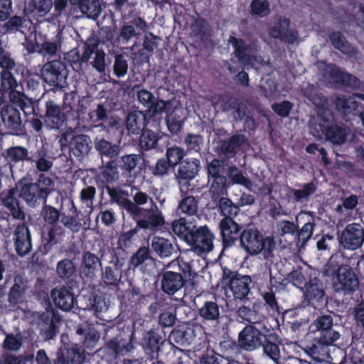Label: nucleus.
<instances>
[{
    "mask_svg": "<svg viewBox=\"0 0 364 364\" xmlns=\"http://www.w3.org/2000/svg\"><path fill=\"white\" fill-rule=\"evenodd\" d=\"M240 245L250 256L261 255L267 262H272L276 247L272 237L263 236L257 229H247L240 235Z\"/></svg>",
    "mask_w": 364,
    "mask_h": 364,
    "instance_id": "1",
    "label": "nucleus"
},
{
    "mask_svg": "<svg viewBox=\"0 0 364 364\" xmlns=\"http://www.w3.org/2000/svg\"><path fill=\"white\" fill-rule=\"evenodd\" d=\"M323 274L332 277L333 287L336 291L350 292L358 287V279L351 267L340 265L335 257L330 258L324 267Z\"/></svg>",
    "mask_w": 364,
    "mask_h": 364,
    "instance_id": "2",
    "label": "nucleus"
},
{
    "mask_svg": "<svg viewBox=\"0 0 364 364\" xmlns=\"http://www.w3.org/2000/svg\"><path fill=\"white\" fill-rule=\"evenodd\" d=\"M41 76L47 84L53 87H63L66 82L68 71L62 61L52 60L43 66Z\"/></svg>",
    "mask_w": 364,
    "mask_h": 364,
    "instance_id": "3",
    "label": "nucleus"
},
{
    "mask_svg": "<svg viewBox=\"0 0 364 364\" xmlns=\"http://www.w3.org/2000/svg\"><path fill=\"white\" fill-rule=\"evenodd\" d=\"M191 239V241L186 243L198 255L209 252L213 248L214 236L205 225L193 230Z\"/></svg>",
    "mask_w": 364,
    "mask_h": 364,
    "instance_id": "4",
    "label": "nucleus"
},
{
    "mask_svg": "<svg viewBox=\"0 0 364 364\" xmlns=\"http://www.w3.org/2000/svg\"><path fill=\"white\" fill-rule=\"evenodd\" d=\"M364 241L363 228L360 224L352 223L346 226L340 237V243L350 250L358 249Z\"/></svg>",
    "mask_w": 364,
    "mask_h": 364,
    "instance_id": "5",
    "label": "nucleus"
},
{
    "mask_svg": "<svg viewBox=\"0 0 364 364\" xmlns=\"http://www.w3.org/2000/svg\"><path fill=\"white\" fill-rule=\"evenodd\" d=\"M229 42L233 46L236 56L245 67L248 68L250 66L256 70L260 68L262 60L260 58L255 57L253 55L252 48L246 46L242 40L237 39L235 37H230Z\"/></svg>",
    "mask_w": 364,
    "mask_h": 364,
    "instance_id": "6",
    "label": "nucleus"
},
{
    "mask_svg": "<svg viewBox=\"0 0 364 364\" xmlns=\"http://www.w3.org/2000/svg\"><path fill=\"white\" fill-rule=\"evenodd\" d=\"M265 337L254 326H247L239 334V345L247 350H253L260 346Z\"/></svg>",
    "mask_w": 364,
    "mask_h": 364,
    "instance_id": "7",
    "label": "nucleus"
},
{
    "mask_svg": "<svg viewBox=\"0 0 364 364\" xmlns=\"http://www.w3.org/2000/svg\"><path fill=\"white\" fill-rule=\"evenodd\" d=\"M108 194L113 203H116L120 208L125 209L133 216H139L141 213V208H137L129 199V193L121 188H108Z\"/></svg>",
    "mask_w": 364,
    "mask_h": 364,
    "instance_id": "8",
    "label": "nucleus"
},
{
    "mask_svg": "<svg viewBox=\"0 0 364 364\" xmlns=\"http://www.w3.org/2000/svg\"><path fill=\"white\" fill-rule=\"evenodd\" d=\"M200 161L196 159H188L180 164L178 170V177L181 184V191L188 188V182L186 180L193 179L198 171Z\"/></svg>",
    "mask_w": 364,
    "mask_h": 364,
    "instance_id": "9",
    "label": "nucleus"
},
{
    "mask_svg": "<svg viewBox=\"0 0 364 364\" xmlns=\"http://www.w3.org/2000/svg\"><path fill=\"white\" fill-rule=\"evenodd\" d=\"M50 296L55 305L65 311L71 310L75 303L73 294L65 287L53 289Z\"/></svg>",
    "mask_w": 364,
    "mask_h": 364,
    "instance_id": "10",
    "label": "nucleus"
},
{
    "mask_svg": "<svg viewBox=\"0 0 364 364\" xmlns=\"http://www.w3.org/2000/svg\"><path fill=\"white\" fill-rule=\"evenodd\" d=\"M184 342L187 346H192L195 351L205 346L206 336L200 326H188L183 332Z\"/></svg>",
    "mask_w": 364,
    "mask_h": 364,
    "instance_id": "11",
    "label": "nucleus"
},
{
    "mask_svg": "<svg viewBox=\"0 0 364 364\" xmlns=\"http://www.w3.org/2000/svg\"><path fill=\"white\" fill-rule=\"evenodd\" d=\"M289 21L285 18H280L279 21L270 29L269 35L275 38L293 43L298 38L297 33L289 29Z\"/></svg>",
    "mask_w": 364,
    "mask_h": 364,
    "instance_id": "12",
    "label": "nucleus"
},
{
    "mask_svg": "<svg viewBox=\"0 0 364 364\" xmlns=\"http://www.w3.org/2000/svg\"><path fill=\"white\" fill-rule=\"evenodd\" d=\"M14 240L17 253L25 255L31 249V239L28 228L25 225H19L14 232Z\"/></svg>",
    "mask_w": 364,
    "mask_h": 364,
    "instance_id": "13",
    "label": "nucleus"
},
{
    "mask_svg": "<svg viewBox=\"0 0 364 364\" xmlns=\"http://www.w3.org/2000/svg\"><path fill=\"white\" fill-rule=\"evenodd\" d=\"M251 283L250 277L236 274L230 280L229 287L236 299H242L248 294Z\"/></svg>",
    "mask_w": 364,
    "mask_h": 364,
    "instance_id": "14",
    "label": "nucleus"
},
{
    "mask_svg": "<svg viewBox=\"0 0 364 364\" xmlns=\"http://www.w3.org/2000/svg\"><path fill=\"white\" fill-rule=\"evenodd\" d=\"M319 68L323 70L324 80L328 83H343L349 84L351 76L346 73L341 72L338 68L331 65L320 63Z\"/></svg>",
    "mask_w": 364,
    "mask_h": 364,
    "instance_id": "15",
    "label": "nucleus"
},
{
    "mask_svg": "<svg viewBox=\"0 0 364 364\" xmlns=\"http://www.w3.org/2000/svg\"><path fill=\"white\" fill-rule=\"evenodd\" d=\"M220 228L223 242L226 245H231L238 238L239 225L231 218L223 219Z\"/></svg>",
    "mask_w": 364,
    "mask_h": 364,
    "instance_id": "16",
    "label": "nucleus"
},
{
    "mask_svg": "<svg viewBox=\"0 0 364 364\" xmlns=\"http://www.w3.org/2000/svg\"><path fill=\"white\" fill-rule=\"evenodd\" d=\"M346 133V129L338 126L330 127L328 123L324 121L320 125V131H317V133L314 134L317 137H321L322 134H325L333 143L341 144L345 140Z\"/></svg>",
    "mask_w": 364,
    "mask_h": 364,
    "instance_id": "17",
    "label": "nucleus"
},
{
    "mask_svg": "<svg viewBox=\"0 0 364 364\" xmlns=\"http://www.w3.org/2000/svg\"><path fill=\"white\" fill-rule=\"evenodd\" d=\"M1 117L4 124L12 131L19 129L21 117L18 110L13 105H5L1 111Z\"/></svg>",
    "mask_w": 364,
    "mask_h": 364,
    "instance_id": "18",
    "label": "nucleus"
},
{
    "mask_svg": "<svg viewBox=\"0 0 364 364\" xmlns=\"http://www.w3.org/2000/svg\"><path fill=\"white\" fill-rule=\"evenodd\" d=\"M17 193L16 188L9 189L1 194V199L4 205L10 210L14 218L23 219L24 214L21 210L16 198Z\"/></svg>",
    "mask_w": 364,
    "mask_h": 364,
    "instance_id": "19",
    "label": "nucleus"
},
{
    "mask_svg": "<svg viewBox=\"0 0 364 364\" xmlns=\"http://www.w3.org/2000/svg\"><path fill=\"white\" fill-rule=\"evenodd\" d=\"M185 119L186 110L180 106H174V109L168 112L166 117L168 130L173 134L178 133L181 129Z\"/></svg>",
    "mask_w": 364,
    "mask_h": 364,
    "instance_id": "20",
    "label": "nucleus"
},
{
    "mask_svg": "<svg viewBox=\"0 0 364 364\" xmlns=\"http://www.w3.org/2000/svg\"><path fill=\"white\" fill-rule=\"evenodd\" d=\"M183 286V280L181 275L173 272H166L161 281V287L164 292L173 294Z\"/></svg>",
    "mask_w": 364,
    "mask_h": 364,
    "instance_id": "21",
    "label": "nucleus"
},
{
    "mask_svg": "<svg viewBox=\"0 0 364 364\" xmlns=\"http://www.w3.org/2000/svg\"><path fill=\"white\" fill-rule=\"evenodd\" d=\"M146 125V116L141 111L135 110L127 117L126 127L128 132L133 134H139Z\"/></svg>",
    "mask_w": 364,
    "mask_h": 364,
    "instance_id": "22",
    "label": "nucleus"
},
{
    "mask_svg": "<svg viewBox=\"0 0 364 364\" xmlns=\"http://www.w3.org/2000/svg\"><path fill=\"white\" fill-rule=\"evenodd\" d=\"M46 118L51 129L59 128L65 121V115L60 112V107L53 102L46 103Z\"/></svg>",
    "mask_w": 364,
    "mask_h": 364,
    "instance_id": "23",
    "label": "nucleus"
},
{
    "mask_svg": "<svg viewBox=\"0 0 364 364\" xmlns=\"http://www.w3.org/2000/svg\"><path fill=\"white\" fill-rule=\"evenodd\" d=\"M16 191L18 196L31 205H33L40 198L38 187L33 183H24L21 181L16 185Z\"/></svg>",
    "mask_w": 364,
    "mask_h": 364,
    "instance_id": "24",
    "label": "nucleus"
},
{
    "mask_svg": "<svg viewBox=\"0 0 364 364\" xmlns=\"http://www.w3.org/2000/svg\"><path fill=\"white\" fill-rule=\"evenodd\" d=\"M195 228L191 221H188L185 218L175 220L172 225L173 232L186 242L191 241L192 233Z\"/></svg>",
    "mask_w": 364,
    "mask_h": 364,
    "instance_id": "25",
    "label": "nucleus"
},
{
    "mask_svg": "<svg viewBox=\"0 0 364 364\" xmlns=\"http://www.w3.org/2000/svg\"><path fill=\"white\" fill-rule=\"evenodd\" d=\"M53 6L52 0H31L26 6V10L34 15L44 16Z\"/></svg>",
    "mask_w": 364,
    "mask_h": 364,
    "instance_id": "26",
    "label": "nucleus"
},
{
    "mask_svg": "<svg viewBox=\"0 0 364 364\" xmlns=\"http://www.w3.org/2000/svg\"><path fill=\"white\" fill-rule=\"evenodd\" d=\"M90 139L86 135L79 134L72 137L70 143V149L76 156L84 155L90 150Z\"/></svg>",
    "mask_w": 364,
    "mask_h": 364,
    "instance_id": "27",
    "label": "nucleus"
},
{
    "mask_svg": "<svg viewBox=\"0 0 364 364\" xmlns=\"http://www.w3.org/2000/svg\"><path fill=\"white\" fill-rule=\"evenodd\" d=\"M100 267V259L95 255L87 252L83 257L82 273L88 277H93Z\"/></svg>",
    "mask_w": 364,
    "mask_h": 364,
    "instance_id": "28",
    "label": "nucleus"
},
{
    "mask_svg": "<svg viewBox=\"0 0 364 364\" xmlns=\"http://www.w3.org/2000/svg\"><path fill=\"white\" fill-rule=\"evenodd\" d=\"M153 250L161 257H169L173 250L171 242L161 237H154L151 244Z\"/></svg>",
    "mask_w": 364,
    "mask_h": 364,
    "instance_id": "29",
    "label": "nucleus"
},
{
    "mask_svg": "<svg viewBox=\"0 0 364 364\" xmlns=\"http://www.w3.org/2000/svg\"><path fill=\"white\" fill-rule=\"evenodd\" d=\"M1 87L5 91L10 92V97L12 100L18 96V100H21L23 95L21 92H15L14 89L17 86V82L13 75L8 70H3L1 73Z\"/></svg>",
    "mask_w": 364,
    "mask_h": 364,
    "instance_id": "30",
    "label": "nucleus"
},
{
    "mask_svg": "<svg viewBox=\"0 0 364 364\" xmlns=\"http://www.w3.org/2000/svg\"><path fill=\"white\" fill-rule=\"evenodd\" d=\"M96 149L101 154L110 159L115 158L119 153V148L117 145H112L103 139H96L95 141Z\"/></svg>",
    "mask_w": 364,
    "mask_h": 364,
    "instance_id": "31",
    "label": "nucleus"
},
{
    "mask_svg": "<svg viewBox=\"0 0 364 364\" xmlns=\"http://www.w3.org/2000/svg\"><path fill=\"white\" fill-rule=\"evenodd\" d=\"M10 163H17L28 159V151L23 146H14L8 149L4 154Z\"/></svg>",
    "mask_w": 364,
    "mask_h": 364,
    "instance_id": "32",
    "label": "nucleus"
},
{
    "mask_svg": "<svg viewBox=\"0 0 364 364\" xmlns=\"http://www.w3.org/2000/svg\"><path fill=\"white\" fill-rule=\"evenodd\" d=\"M80 11L90 18H96L102 11L100 2L94 0H84L80 4Z\"/></svg>",
    "mask_w": 364,
    "mask_h": 364,
    "instance_id": "33",
    "label": "nucleus"
},
{
    "mask_svg": "<svg viewBox=\"0 0 364 364\" xmlns=\"http://www.w3.org/2000/svg\"><path fill=\"white\" fill-rule=\"evenodd\" d=\"M229 179L233 184H239L247 189H251L252 186V181L247 178L238 168L236 167H230L228 171Z\"/></svg>",
    "mask_w": 364,
    "mask_h": 364,
    "instance_id": "34",
    "label": "nucleus"
},
{
    "mask_svg": "<svg viewBox=\"0 0 364 364\" xmlns=\"http://www.w3.org/2000/svg\"><path fill=\"white\" fill-rule=\"evenodd\" d=\"M200 315L206 320L213 321L220 315L219 307L215 302L206 301L200 309Z\"/></svg>",
    "mask_w": 364,
    "mask_h": 364,
    "instance_id": "35",
    "label": "nucleus"
},
{
    "mask_svg": "<svg viewBox=\"0 0 364 364\" xmlns=\"http://www.w3.org/2000/svg\"><path fill=\"white\" fill-rule=\"evenodd\" d=\"M23 343V338L21 333H8L6 335L3 347L11 351H18Z\"/></svg>",
    "mask_w": 364,
    "mask_h": 364,
    "instance_id": "36",
    "label": "nucleus"
},
{
    "mask_svg": "<svg viewBox=\"0 0 364 364\" xmlns=\"http://www.w3.org/2000/svg\"><path fill=\"white\" fill-rule=\"evenodd\" d=\"M354 98H359L364 101V95L357 94L354 97L347 99L344 97H338L336 100V106L338 109L342 110L344 113H348L351 110H354L357 107V102Z\"/></svg>",
    "mask_w": 364,
    "mask_h": 364,
    "instance_id": "37",
    "label": "nucleus"
},
{
    "mask_svg": "<svg viewBox=\"0 0 364 364\" xmlns=\"http://www.w3.org/2000/svg\"><path fill=\"white\" fill-rule=\"evenodd\" d=\"M77 333L78 335L85 334L83 343L87 348L94 347L100 338V335L98 331L92 328H88L85 330L82 328H78L77 330Z\"/></svg>",
    "mask_w": 364,
    "mask_h": 364,
    "instance_id": "38",
    "label": "nucleus"
},
{
    "mask_svg": "<svg viewBox=\"0 0 364 364\" xmlns=\"http://www.w3.org/2000/svg\"><path fill=\"white\" fill-rule=\"evenodd\" d=\"M164 218L160 212H154L148 219L141 220L137 222V225L141 228H154L161 226L164 224Z\"/></svg>",
    "mask_w": 364,
    "mask_h": 364,
    "instance_id": "39",
    "label": "nucleus"
},
{
    "mask_svg": "<svg viewBox=\"0 0 364 364\" xmlns=\"http://www.w3.org/2000/svg\"><path fill=\"white\" fill-rule=\"evenodd\" d=\"M26 285L21 279H16L15 283L9 292V301L16 304L21 301Z\"/></svg>",
    "mask_w": 364,
    "mask_h": 364,
    "instance_id": "40",
    "label": "nucleus"
},
{
    "mask_svg": "<svg viewBox=\"0 0 364 364\" xmlns=\"http://www.w3.org/2000/svg\"><path fill=\"white\" fill-rule=\"evenodd\" d=\"M245 141V138L243 135H235L229 141L223 143L221 149L227 154L235 153Z\"/></svg>",
    "mask_w": 364,
    "mask_h": 364,
    "instance_id": "41",
    "label": "nucleus"
},
{
    "mask_svg": "<svg viewBox=\"0 0 364 364\" xmlns=\"http://www.w3.org/2000/svg\"><path fill=\"white\" fill-rule=\"evenodd\" d=\"M50 314L51 313L47 312L41 316V319L43 322V325L44 326L45 324L48 328V330L46 329V327L42 328V331L44 332L46 340L52 339L57 332V328L54 321V320H56L57 318L54 317V318L50 320ZM53 316H55L53 315Z\"/></svg>",
    "mask_w": 364,
    "mask_h": 364,
    "instance_id": "42",
    "label": "nucleus"
},
{
    "mask_svg": "<svg viewBox=\"0 0 364 364\" xmlns=\"http://www.w3.org/2000/svg\"><path fill=\"white\" fill-rule=\"evenodd\" d=\"M331 41L333 46L346 54L351 53L353 48L346 41L343 36L339 33H333L331 36Z\"/></svg>",
    "mask_w": 364,
    "mask_h": 364,
    "instance_id": "43",
    "label": "nucleus"
},
{
    "mask_svg": "<svg viewBox=\"0 0 364 364\" xmlns=\"http://www.w3.org/2000/svg\"><path fill=\"white\" fill-rule=\"evenodd\" d=\"M339 338L340 334L338 332L333 329H330L319 332V336L316 337V339L319 344L323 346H329L338 340Z\"/></svg>",
    "mask_w": 364,
    "mask_h": 364,
    "instance_id": "44",
    "label": "nucleus"
},
{
    "mask_svg": "<svg viewBox=\"0 0 364 364\" xmlns=\"http://www.w3.org/2000/svg\"><path fill=\"white\" fill-rule=\"evenodd\" d=\"M56 271L60 277L68 278L74 274L75 267L70 259H64L58 263Z\"/></svg>",
    "mask_w": 364,
    "mask_h": 364,
    "instance_id": "45",
    "label": "nucleus"
},
{
    "mask_svg": "<svg viewBox=\"0 0 364 364\" xmlns=\"http://www.w3.org/2000/svg\"><path fill=\"white\" fill-rule=\"evenodd\" d=\"M184 154L182 148L178 146L168 148L166 151V157L169 166H176L183 158Z\"/></svg>",
    "mask_w": 364,
    "mask_h": 364,
    "instance_id": "46",
    "label": "nucleus"
},
{
    "mask_svg": "<svg viewBox=\"0 0 364 364\" xmlns=\"http://www.w3.org/2000/svg\"><path fill=\"white\" fill-rule=\"evenodd\" d=\"M158 138L156 135L149 131H145L140 137V146L144 150H149L156 145Z\"/></svg>",
    "mask_w": 364,
    "mask_h": 364,
    "instance_id": "47",
    "label": "nucleus"
},
{
    "mask_svg": "<svg viewBox=\"0 0 364 364\" xmlns=\"http://www.w3.org/2000/svg\"><path fill=\"white\" fill-rule=\"evenodd\" d=\"M304 95L317 107L323 108L326 103V100L317 94L316 88L313 85H308L304 90Z\"/></svg>",
    "mask_w": 364,
    "mask_h": 364,
    "instance_id": "48",
    "label": "nucleus"
},
{
    "mask_svg": "<svg viewBox=\"0 0 364 364\" xmlns=\"http://www.w3.org/2000/svg\"><path fill=\"white\" fill-rule=\"evenodd\" d=\"M251 8L252 13L259 16H264L270 11L269 4L267 0H253Z\"/></svg>",
    "mask_w": 364,
    "mask_h": 364,
    "instance_id": "49",
    "label": "nucleus"
},
{
    "mask_svg": "<svg viewBox=\"0 0 364 364\" xmlns=\"http://www.w3.org/2000/svg\"><path fill=\"white\" fill-rule=\"evenodd\" d=\"M128 70V63L127 59L122 55H118L115 57L114 63V73L118 77L124 76Z\"/></svg>",
    "mask_w": 364,
    "mask_h": 364,
    "instance_id": "50",
    "label": "nucleus"
},
{
    "mask_svg": "<svg viewBox=\"0 0 364 364\" xmlns=\"http://www.w3.org/2000/svg\"><path fill=\"white\" fill-rule=\"evenodd\" d=\"M120 279L117 268L113 269L111 267H106L102 274V279L107 284L112 285L117 284Z\"/></svg>",
    "mask_w": 364,
    "mask_h": 364,
    "instance_id": "51",
    "label": "nucleus"
},
{
    "mask_svg": "<svg viewBox=\"0 0 364 364\" xmlns=\"http://www.w3.org/2000/svg\"><path fill=\"white\" fill-rule=\"evenodd\" d=\"M58 49L57 44L52 42L46 41L43 43H37L35 50L43 55H53L56 53Z\"/></svg>",
    "mask_w": 364,
    "mask_h": 364,
    "instance_id": "52",
    "label": "nucleus"
},
{
    "mask_svg": "<svg viewBox=\"0 0 364 364\" xmlns=\"http://www.w3.org/2000/svg\"><path fill=\"white\" fill-rule=\"evenodd\" d=\"M162 341V337L154 331L146 333L144 338V345L150 349H156Z\"/></svg>",
    "mask_w": 364,
    "mask_h": 364,
    "instance_id": "53",
    "label": "nucleus"
},
{
    "mask_svg": "<svg viewBox=\"0 0 364 364\" xmlns=\"http://www.w3.org/2000/svg\"><path fill=\"white\" fill-rule=\"evenodd\" d=\"M179 208L184 213L188 215L194 214L197 210V203L195 198L192 196L185 198L180 203Z\"/></svg>",
    "mask_w": 364,
    "mask_h": 364,
    "instance_id": "54",
    "label": "nucleus"
},
{
    "mask_svg": "<svg viewBox=\"0 0 364 364\" xmlns=\"http://www.w3.org/2000/svg\"><path fill=\"white\" fill-rule=\"evenodd\" d=\"M219 206L222 214L225 215L226 218H230L237 214V207L234 206L232 202L226 198L220 199Z\"/></svg>",
    "mask_w": 364,
    "mask_h": 364,
    "instance_id": "55",
    "label": "nucleus"
},
{
    "mask_svg": "<svg viewBox=\"0 0 364 364\" xmlns=\"http://www.w3.org/2000/svg\"><path fill=\"white\" fill-rule=\"evenodd\" d=\"M35 184L38 187V192L40 197L42 196L43 193L50 192L53 187V182L51 178L43 175L39 177L38 183Z\"/></svg>",
    "mask_w": 364,
    "mask_h": 364,
    "instance_id": "56",
    "label": "nucleus"
},
{
    "mask_svg": "<svg viewBox=\"0 0 364 364\" xmlns=\"http://www.w3.org/2000/svg\"><path fill=\"white\" fill-rule=\"evenodd\" d=\"M105 52L102 50L97 49L95 52V57L92 65L100 73H104L105 70Z\"/></svg>",
    "mask_w": 364,
    "mask_h": 364,
    "instance_id": "57",
    "label": "nucleus"
},
{
    "mask_svg": "<svg viewBox=\"0 0 364 364\" xmlns=\"http://www.w3.org/2000/svg\"><path fill=\"white\" fill-rule=\"evenodd\" d=\"M332 325L333 319L330 316H322L316 318L313 323L318 332L331 329Z\"/></svg>",
    "mask_w": 364,
    "mask_h": 364,
    "instance_id": "58",
    "label": "nucleus"
},
{
    "mask_svg": "<svg viewBox=\"0 0 364 364\" xmlns=\"http://www.w3.org/2000/svg\"><path fill=\"white\" fill-rule=\"evenodd\" d=\"M213 180L210 185V191L215 194H219L223 191L226 183V178L222 175L210 177Z\"/></svg>",
    "mask_w": 364,
    "mask_h": 364,
    "instance_id": "59",
    "label": "nucleus"
},
{
    "mask_svg": "<svg viewBox=\"0 0 364 364\" xmlns=\"http://www.w3.org/2000/svg\"><path fill=\"white\" fill-rule=\"evenodd\" d=\"M186 144L191 150L198 151L203 144L202 137L199 135L189 134L186 138Z\"/></svg>",
    "mask_w": 364,
    "mask_h": 364,
    "instance_id": "60",
    "label": "nucleus"
},
{
    "mask_svg": "<svg viewBox=\"0 0 364 364\" xmlns=\"http://www.w3.org/2000/svg\"><path fill=\"white\" fill-rule=\"evenodd\" d=\"M264 351L269 358L277 363L280 358L279 348L278 346L274 343H267L264 345Z\"/></svg>",
    "mask_w": 364,
    "mask_h": 364,
    "instance_id": "61",
    "label": "nucleus"
},
{
    "mask_svg": "<svg viewBox=\"0 0 364 364\" xmlns=\"http://www.w3.org/2000/svg\"><path fill=\"white\" fill-rule=\"evenodd\" d=\"M14 65L15 63L8 52L0 48V66L4 70L9 71L14 67Z\"/></svg>",
    "mask_w": 364,
    "mask_h": 364,
    "instance_id": "62",
    "label": "nucleus"
},
{
    "mask_svg": "<svg viewBox=\"0 0 364 364\" xmlns=\"http://www.w3.org/2000/svg\"><path fill=\"white\" fill-rule=\"evenodd\" d=\"M44 220L49 224H53L59 218V213L57 209L51 206H46L43 210Z\"/></svg>",
    "mask_w": 364,
    "mask_h": 364,
    "instance_id": "63",
    "label": "nucleus"
},
{
    "mask_svg": "<svg viewBox=\"0 0 364 364\" xmlns=\"http://www.w3.org/2000/svg\"><path fill=\"white\" fill-rule=\"evenodd\" d=\"M95 196V188L92 186H89L81 191L80 200L86 206L89 207L92 205Z\"/></svg>",
    "mask_w": 364,
    "mask_h": 364,
    "instance_id": "64",
    "label": "nucleus"
}]
</instances>
